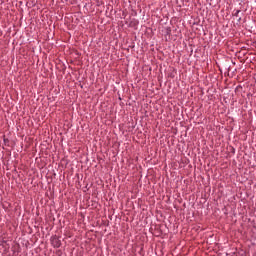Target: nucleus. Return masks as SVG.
<instances>
[{
	"label": "nucleus",
	"instance_id": "1",
	"mask_svg": "<svg viewBox=\"0 0 256 256\" xmlns=\"http://www.w3.org/2000/svg\"><path fill=\"white\" fill-rule=\"evenodd\" d=\"M51 245H53L56 249H59L61 247V240L57 236H53L51 238Z\"/></svg>",
	"mask_w": 256,
	"mask_h": 256
}]
</instances>
